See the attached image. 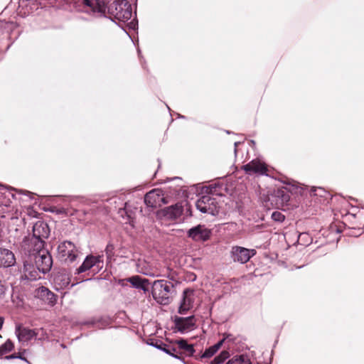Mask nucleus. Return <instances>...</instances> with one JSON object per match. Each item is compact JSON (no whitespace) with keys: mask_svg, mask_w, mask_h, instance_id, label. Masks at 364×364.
<instances>
[{"mask_svg":"<svg viewBox=\"0 0 364 364\" xmlns=\"http://www.w3.org/2000/svg\"><path fill=\"white\" fill-rule=\"evenodd\" d=\"M136 267L137 272L141 274L150 277L156 276L153 272L151 265L144 259H139L136 262Z\"/></svg>","mask_w":364,"mask_h":364,"instance_id":"a211bd4d","label":"nucleus"},{"mask_svg":"<svg viewBox=\"0 0 364 364\" xmlns=\"http://www.w3.org/2000/svg\"><path fill=\"white\" fill-rule=\"evenodd\" d=\"M3 323H4V318L0 316V330L2 328Z\"/></svg>","mask_w":364,"mask_h":364,"instance_id":"37998d69","label":"nucleus"},{"mask_svg":"<svg viewBox=\"0 0 364 364\" xmlns=\"http://www.w3.org/2000/svg\"><path fill=\"white\" fill-rule=\"evenodd\" d=\"M6 359L7 360H10V359H14V358H21V359H23L20 355H16V354H12V355H7L5 357Z\"/></svg>","mask_w":364,"mask_h":364,"instance_id":"e433bc0d","label":"nucleus"},{"mask_svg":"<svg viewBox=\"0 0 364 364\" xmlns=\"http://www.w3.org/2000/svg\"><path fill=\"white\" fill-rule=\"evenodd\" d=\"M110 9L114 18L119 21L126 22L132 16V6L127 0L114 1Z\"/></svg>","mask_w":364,"mask_h":364,"instance_id":"f03ea898","label":"nucleus"},{"mask_svg":"<svg viewBox=\"0 0 364 364\" xmlns=\"http://www.w3.org/2000/svg\"><path fill=\"white\" fill-rule=\"evenodd\" d=\"M50 235V229L47 223L43 221L36 222L33 227V237L45 240Z\"/></svg>","mask_w":364,"mask_h":364,"instance_id":"dca6fc26","label":"nucleus"},{"mask_svg":"<svg viewBox=\"0 0 364 364\" xmlns=\"http://www.w3.org/2000/svg\"><path fill=\"white\" fill-rule=\"evenodd\" d=\"M131 24L132 25V28H134V26H135V23H134V22H132H132H131Z\"/></svg>","mask_w":364,"mask_h":364,"instance_id":"de8ad7c7","label":"nucleus"},{"mask_svg":"<svg viewBox=\"0 0 364 364\" xmlns=\"http://www.w3.org/2000/svg\"><path fill=\"white\" fill-rule=\"evenodd\" d=\"M308 237V235L306 233H301L300 234L299 238V240H303V237Z\"/></svg>","mask_w":364,"mask_h":364,"instance_id":"79ce46f5","label":"nucleus"},{"mask_svg":"<svg viewBox=\"0 0 364 364\" xmlns=\"http://www.w3.org/2000/svg\"><path fill=\"white\" fill-rule=\"evenodd\" d=\"M14 343L8 339L4 344L0 346V356L11 352L14 349Z\"/></svg>","mask_w":364,"mask_h":364,"instance_id":"b1692460","label":"nucleus"},{"mask_svg":"<svg viewBox=\"0 0 364 364\" xmlns=\"http://www.w3.org/2000/svg\"><path fill=\"white\" fill-rule=\"evenodd\" d=\"M272 218L277 222H282L284 220V215L280 212L275 211L272 214Z\"/></svg>","mask_w":364,"mask_h":364,"instance_id":"c85d7f7f","label":"nucleus"},{"mask_svg":"<svg viewBox=\"0 0 364 364\" xmlns=\"http://www.w3.org/2000/svg\"><path fill=\"white\" fill-rule=\"evenodd\" d=\"M168 277L169 278H171V279H173V276H171V277L168 276Z\"/></svg>","mask_w":364,"mask_h":364,"instance_id":"09e8293b","label":"nucleus"},{"mask_svg":"<svg viewBox=\"0 0 364 364\" xmlns=\"http://www.w3.org/2000/svg\"><path fill=\"white\" fill-rule=\"evenodd\" d=\"M164 215L170 219H176L181 216L183 213V207L181 205L176 204L171 205L164 210Z\"/></svg>","mask_w":364,"mask_h":364,"instance_id":"aec40b11","label":"nucleus"},{"mask_svg":"<svg viewBox=\"0 0 364 364\" xmlns=\"http://www.w3.org/2000/svg\"><path fill=\"white\" fill-rule=\"evenodd\" d=\"M175 343L178 345L179 349L183 350V353L188 356H192L195 352L193 346L188 344L186 340H177Z\"/></svg>","mask_w":364,"mask_h":364,"instance_id":"412c9836","label":"nucleus"},{"mask_svg":"<svg viewBox=\"0 0 364 364\" xmlns=\"http://www.w3.org/2000/svg\"><path fill=\"white\" fill-rule=\"evenodd\" d=\"M107 0H82L85 11L87 13L104 14L106 11Z\"/></svg>","mask_w":364,"mask_h":364,"instance_id":"9b49d317","label":"nucleus"},{"mask_svg":"<svg viewBox=\"0 0 364 364\" xmlns=\"http://www.w3.org/2000/svg\"><path fill=\"white\" fill-rule=\"evenodd\" d=\"M256 252L254 249L233 246L230 250V257L235 262L245 264L256 255Z\"/></svg>","mask_w":364,"mask_h":364,"instance_id":"0eeeda50","label":"nucleus"},{"mask_svg":"<svg viewBox=\"0 0 364 364\" xmlns=\"http://www.w3.org/2000/svg\"><path fill=\"white\" fill-rule=\"evenodd\" d=\"M226 364H251V361L247 355L234 356Z\"/></svg>","mask_w":364,"mask_h":364,"instance_id":"5701e85b","label":"nucleus"},{"mask_svg":"<svg viewBox=\"0 0 364 364\" xmlns=\"http://www.w3.org/2000/svg\"><path fill=\"white\" fill-rule=\"evenodd\" d=\"M282 197L284 198V200L287 201L289 198V195H282Z\"/></svg>","mask_w":364,"mask_h":364,"instance_id":"c03bdc74","label":"nucleus"},{"mask_svg":"<svg viewBox=\"0 0 364 364\" xmlns=\"http://www.w3.org/2000/svg\"><path fill=\"white\" fill-rule=\"evenodd\" d=\"M243 170L248 174L257 173L259 175L267 174V167L266 164L259 159H253L246 165L243 166Z\"/></svg>","mask_w":364,"mask_h":364,"instance_id":"f8f14e48","label":"nucleus"},{"mask_svg":"<svg viewBox=\"0 0 364 364\" xmlns=\"http://www.w3.org/2000/svg\"><path fill=\"white\" fill-rule=\"evenodd\" d=\"M18 192L21 194L23 193V194L28 196L31 198H32L33 196H34V193H33L30 191H28L19 190V191H18Z\"/></svg>","mask_w":364,"mask_h":364,"instance_id":"f704fd0d","label":"nucleus"},{"mask_svg":"<svg viewBox=\"0 0 364 364\" xmlns=\"http://www.w3.org/2000/svg\"><path fill=\"white\" fill-rule=\"evenodd\" d=\"M6 291V287L0 282V298H2Z\"/></svg>","mask_w":364,"mask_h":364,"instance_id":"c9c22d12","label":"nucleus"},{"mask_svg":"<svg viewBox=\"0 0 364 364\" xmlns=\"http://www.w3.org/2000/svg\"><path fill=\"white\" fill-rule=\"evenodd\" d=\"M58 257L61 260L68 262H74L79 254V250L74 243L70 241H63L58 245Z\"/></svg>","mask_w":364,"mask_h":364,"instance_id":"20e7f679","label":"nucleus"},{"mask_svg":"<svg viewBox=\"0 0 364 364\" xmlns=\"http://www.w3.org/2000/svg\"><path fill=\"white\" fill-rule=\"evenodd\" d=\"M196 319L194 316L188 317H177L175 318V325L177 330L181 333L193 330L196 326Z\"/></svg>","mask_w":364,"mask_h":364,"instance_id":"ddd939ff","label":"nucleus"},{"mask_svg":"<svg viewBox=\"0 0 364 364\" xmlns=\"http://www.w3.org/2000/svg\"><path fill=\"white\" fill-rule=\"evenodd\" d=\"M240 144V142H235V152L236 153L237 151V149H236V147L237 146V145Z\"/></svg>","mask_w":364,"mask_h":364,"instance_id":"a18cd8bd","label":"nucleus"},{"mask_svg":"<svg viewBox=\"0 0 364 364\" xmlns=\"http://www.w3.org/2000/svg\"><path fill=\"white\" fill-rule=\"evenodd\" d=\"M44 240L36 237H25L21 244V250L30 257H36L38 253L46 251L43 249Z\"/></svg>","mask_w":364,"mask_h":364,"instance_id":"39448f33","label":"nucleus"},{"mask_svg":"<svg viewBox=\"0 0 364 364\" xmlns=\"http://www.w3.org/2000/svg\"><path fill=\"white\" fill-rule=\"evenodd\" d=\"M212 348L214 349L215 353L220 348V347H219L217 345V343H215V345L212 346Z\"/></svg>","mask_w":364,"mask_h":364,"instance_id":"a19ab883","label":"nucleus"},{"mask_svg":"<svg viewBox=\"0 0 364 364\" xmlns=\"http://www.w3.org/2000/svg\"><path fill=\"white\" fill-rule=\"evenodd\" d=\"M149 345L155 347L157 349L162 350L165 343H164L161 341H156L155 342L152 341L151 343H149Z\"/></svg>","mask_w":364,"mask_h":364,"instance_id":"473e14b6","label":"nucleus"},{"mask_svg":"<svg viewBox=\"0 0 364 364\" xmlns=\"http://www.w3.org/2000/svg\"><path fill=\"white\" fill-rule=\"evenodd\" d=\"M47 292H50V290L46 287H41L37 289L36 295L42 299H46L47 297Z\"/></svg>","mask_w":364,"mask_h":364,"instance_id":"cd10ccee","label":"nucleus"},{"mask_svg":"<svg viewBox=\"0 0 364 364\" xmlns=\"http://www.w3.org/2000/svg\"><path fill=\"white\" fill-rule=\"evenodd\" d=\"M114 247L112 244L109 243L105 248V253L107 260L110 261L114 256Z\"/></svg>","mask_w":364,"mask_h":364,"instance_id":"a878e982","label":"nucleus"},{"mask_svg":"<svg viewBox=\"0 0 364 364\" xmlns=\"http://www.w3.org/2000/svg\"><path fill=\"white\" fill-rule=\"evenodd\" d=\"M14 252L5 247H0V268H9L16 264Z\"/></svg>","mask_w":364,"mask_h":364,"instance_id":"4468645a","label":"nucleus"},{"mask_svg":"<svg viewBox=\"0 0 364 364\" xmlns=\"http://www.w3.org/2000/svg\"><path fill=\"white\" fill-rule=\"evenodd\" d=\"M119 214L122 217H124L126 215L127 218V221L126 223H129L130 225H132L133 219H134V212L130 209V205L128 203H125V206L122 209H119Z\"/></svg>","mask_w":364,"mask_h":364,"instance_id":"4be33fe9","label":"nucleus"},{"mask_svg":"<svg viewBox=\"0 0 364 364\" xmlns=\"http://www.w3.org/2000/svg\"><path fill=\"white\" fill-rule=\"evenodd\" d=\"M173 285L166 280H156L152 284V296L154 300L161 304L166 305L171 301V291Z\"/></svg>","mask_w":364,"mask_h":364,"instance_id":"f257e3e1","label":"nucleus"},{"mask_svg":"<svg viewBox=\"0 0 364 364\" xmlns=\"http://www.w3.org/2000/svg\"><path fill=\"white\" fill-rule=\"evenodd\" d=\"M224 343H225V339H224V338H223L222 340H220V341H218V342L217 343V345H218L219 347H221Z\"/></svg>","mask_w":364,"mask_h":364,"instance_id":"58836bf2","label":"nucleus"},{"mask_svg":"<svg viewBox=\"0 0 364 364\" xmlns=\"http://www.w3.org/2000/svg\"><path fill=\"white\" fill-rule=\"evenodd\" d=\"M23 267H24V270L25 271H27L29 269V268L31 267V265L27 263V262H24L23 263Z\"/></svg>","mask_w":364,"mask_h":364,"instance_id":"4c0bfd02","label":"nucleus"},{"mask_svg":"<svg viewBox=\"0 0 364 364\" xmlns=\"http://www.w3.org/2000/svg\"><path fill=\"white\" fill-rule=\"evenodd\" d=\"M144 203L149 207L156 208L168 203V200L164 197V191L157 188L150 191L145 195Z\"/></svg>","mask_w":364,"mask_h":364,"instance_id":"6e6552de","label":"nucleus"},{"mask_svg":"<svg viewBox=\"0 0 364 364\" xmlns=\"http://www.w3.org/2000/svg\"><path fill=\"white\" fill-rule=\"evenodd\" d=\"M15 333L19 341H28L33 338L36 337L38 332L36 330L29 329L21 326H16Z\"/></svg>","mask_w":364,"mask_h":364,"instance_id":"f3484780","label":"nucleus"},{"mask_svg":"<svg viewBox=\"0 0 364 364\" xmlns=\"http://www.w3.org/2000/svg\"><path fill=\"white\" fill-rule=\"evenodd\" d=\"M311 193L315 196L319 195L320 196H322L323 193H325V191L322 188L312 187L311 189Z\"/></svg>","mask_w":364,"mask_h":364,"instance_id":"2f4dec72","label":"nucleus"},{"mask_svg":"<svg viewBox=\"0 0 364 364\" xmlns=\"http://www.w3.org/2000/svg\"><path fill=\"white\" fill-rule=\"evenodd\" d=\"M34 260L38 269L43 273L48 272L52 267V257L48 251L38 253V255L34 257Z\"/></svg>","mask_w":364,"mask_h":364,"instance_id":"1a4fd4ad","label":"nucleus"},{"mask_svg":"<svg viewBox=\"0 0 364 364\" xmlns=\"http://www.w3.org/2000/svg\"><path fill=\"white\" fill-rule=\"evenodd\" d=\"M127 282H129L134 288L141 289L144 292L149 291V281L146 279H142L139 276H133L128 278Z\"/></svg>","mask_w":364,"mask_h":364,"instance_id":"6ab92c4d","label":"nucleus"},{"mask_svg":"<svg viewBox=\"0 0 364 364\" xmlns=\"http://www.w3.org/2000/svg\"><path fill=\"white\" fill-rule=\"evenodd\" d=\"M229 356L230 353L228 350H223L210 364H222Z\"/></svg>","mask_w":364,"mask_h":364,"instance_id":"393cba45","label":"nucleus"},{"mask_svg":"<svg viewBox=\"0 0 364 364\" xmlns=\"http://www.w3.org/2000/svg\"><path fill=\"white\" fill-rule=\"evenodd\" d=\"M224 343H225V339H224V338H223L222 340H220V341H218V342L217 343V345H218L219 347H221Z\"/></svg>","mask_w":364,"mask_h":364,"instance_id":"ea45409f","label":"nucleus"},{"mask_svg":"<svg viewBox=\"0 0 364 364\" xmlns=\"http://www.w3.org/2000/svg\"><path fill=\"white\" fill-rule=\"evenodd\" d=\"M103 256L102 255H87L84 259L82 264L76 269L75 274H81L85 272L92 268L96 272H100L103 268Z\"/></svg>","mask_w":364,"mask_h":364,"instance_id":"423d86ee","label":"nucleus"},{"mask_svg":"<svg viewBox=\"0 0 364 364\" xmlns=\"http://www.w3.org/2000/svg\"><path fill=\"white\" fill-rule=\"evenodd\" d=\"M196 208L201 213L216 215L219 213L220 206L215 198L210 195L203 196L196 203Z\"/></svg>","mask_w":364,"mask_h":364,"instance_id":"7ed1b4c3","label":"nucleus"},{"mask_svg":"<svg viewBox=\"0 0 364 364\" xmlns=\"http://www.w3.org/2000/svg\"><path fill=\"white\" fill-rule=\"evenodd\" d=\"M211 235V231L204 225H198L188 231V236L194 241H206Z\"/></svg>","mask_w":364,"mask_h":364,"instance_id":"9d476101","label":"nucleus"},{"mask_svg":"<svg viewBox=\"0 0 364 364\" xmlns=\"http://www.w3.org/2000/svg\"><path fill=\"white\" fill-rule=\"evenodd\" d=\"M215 353L214 349L210 346V348H207L205 352L202 354L201 358H210Z\"/></svg>","mask_w":364,"mask_h":364,"instance_id":"c756f323","label":"nucleus"},{"mask_svg":"<svg viewBox=\"0 0 364 364\" xmlns=\"http://www.w3.org/2000/svg\"><path fill=\"white\" fill-rule=\"evenodd\" d=\"M162 350L165 352L166 354H168L176 358H179V357L177 355L174 354V352H176V349L173 347H171L165 344Z\"/></svg>","mask_w":364,"mask_h":364,"instance_id":"bb28decb","label":"nucleus"},{"mask_svg":"<svg viewBox=\"0 0 364 364\" xmlns=\"http://www.w3.org/2000/svg\"><path fill=\"white\" fill-rule=\"evenodd\" d=\"M68 284H69V282H68V279H67V280L63 283V285L66 286V285H68Z\"/></svg>","mask_w":364,"mask_h":364,"instance_id":"49530a36","label":"nucleus"},{"mask_svg":"<svg viewBox=\"0 0 364 364\" xmlns=\"http://www.w3.org/2000/svg\"><path fill=\"white\" fill-rule=\"evenodd\" d=\"M223 338L226 343H234L235 340V336L230 333H224Z\"/></svg>","mask_w":364,"mask_h":364,"instance_id":"72a5a7b5","label":"nucleus"},{"mask_svg":"<svg viewBox=\"0 0 364 364\" xmlns=\"http://www.w3.org/2000/svg\"><path fill=\"white\" fill-rule=\"evenodd\" d=\"M45 300H46L49 304L53 305L56 301V296L50 291V292H47V297Z\"/></svg>","mask_w":364,"mask_h":364,"instance_id":"7c9ffc66","label":"nucleus"},{"mask_svg":"<svg viewBox=\"0 0 364 364\" xmlns=\"http://www.w3.org/2000/svg\"><path fill=\"white\" fill-rule=\"evenodd\" d=\"M193 291L189 289H185L183 293V299L178 309L179 314H185L191 309L193 307Z\"/></svg>","mask_w":364,"mask_h":364,"instance_id":"2eb2a0df","label":"nucleus"}]
</instances>
